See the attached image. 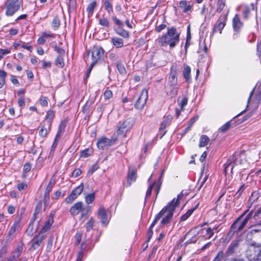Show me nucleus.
<instances>
[{"label":"nucleus","instance_id":"13","mask_svg":"<svg viewBox=\"0 0 261 261\" xmlns=\"http://www.w3.org/2000/svg\"><path fill=\"white\" fill-rule=\"evenodd\" d=\"M23 250V243L22 242H20L17 244V247L12 252L11 255L13 258L17 260L18 258L20 256L21 253Z\"/></svg>","mask_w":261,"mask_h":261},{"label":"nucleus","instance_id":"10","mask_svg":"<svg viewBox=\"0 0 261 261\" xmlns=\"http://www.w3.org/2000/svg\"><path fill=\"white\" fill-rule=\"evenodd\" d=\"M241 240L237 239L231 242L225 251V255L227 256L232 255L239 247Z\"/></svg>","mask_w":261,"mask_h":261},{"label":"nucleus","instance_id":"38","mask_svg":"<svg viewBox=\"0 0 261 261\" xmlns=\"http://www.w3.org/2000/svg\"><path fill=\"white\" fill-rule=\"evenodd\" d=\"M95 199V193L89 194L85 196V201L88 204L92 203Z\"/></svg>","mask_w":261,"mask_h":261},{"label":"nucleus","instance_id":"24","mask_svg":"<svg viewBox=\"0 0 261 261\" xmlns=\"http://www.w3.org/2000/svg\"><path fill=\"white\" fill-rule=\"evenodd\" d=\"M198 205L199 204H197L195 207L189 210L186 213L182 215L180 217V221H184L188 219L193 213V212L197 208Z\"/></svg>","mask_w":261,"mask_h":261},{"label":"nucleus","instance_id":"56","mask_svg":"<svg viewBox=\"0 0 261 261\" xmlns=\"http://www.w3.org/2000/svg\"><path fill=\"white\" fill-rule=\"evenodd\" d=\"M178 88H177V87H173L170 92H169V95L171 96V97H175L176 95L178 93Z\"/></svg>","mask_w":261,"mask_h":261},{"label":"nucleus","instance_id":"2","mask_svg":"<svg viewBox=\"0 0 261 261\" xmlns=\"http://www.w3.org/2000/svg\"><path fill=\"white\" fill-rule=\"evenodd\" d=\"M180 33L177 32L175 27L168 28L167 32L156 40L161 46L169 45L170 48L174 47L179 41Z\"/></svg>","mask_w":261,"mask_h":261},{"label":"nucleus","instance_id":"54","mask_svg":"<svg viewBox=\"0 0 261 261\" xmlns=\"http://www.w3.org/2000/svg\"><path fill=\"white\" fill-rule=\"evenodd\" d=\"M104 97L106 99H110L113 96V93L110 90H107L103 94Z\"/></svg>","mask_w":261,"mask_h":261},{"label":"nucleus","instance_id":"50","mask_svg":"<svg viewBox=\"0 0 261 261\" xmlns=\"http://www.w3.org/2000/svg\"><path fill=\"white\" fill-rule=\"evenodd\" d=\"M224 257V252L223 251H219L213 261H221Z\"/></svg>","mask_w":261,"mask_h":261},{"label":"nucleus","instance_id":"6","mask_svg":"<svg viewBox=\"0 0 261 261\" xmlns=\"http://www.w3.org/2000/svg\"><path fill=\"white\" fill-rule=\"evenodd\" d=\"M83 189L84 184L82 183L71 191L70 194L66 198L65 201L67 203H71L82 193Z\"/></svg>","mask_w":261,"mask_h":261},{"label":"nucleus","instance_id":"22","mask_svg":"<svg viewBox=\"0 0 261 261\" xmlns=\"http://www.w3.org/2000/svg\"><path fill=\"white\" fill-rule=\"evenodd\" d=\"M176 76V71L171 68L170 75L169 76V81L172 86H174L177 84V79Z\"/></svg>","mask_w":261,"mask_h":261},{"label":"nucleus","instance_id":"57","mask_svg":"<svg viewBox=\"0 0 261 261\" xmlns=\"http://www.w3.org/2000/svg\"><path fill=\"white\" fill-rule=\"evenodd\" d=\"M153 186H154V185H152V184H150V185L149 186V187L147 190V191H146L145 199H147L150 196V195L151 194L152 189Z\"/></svg>","mask_w":261,"mask_h":261},{"label":"nucleus","instance_id":"63","mask_svg":"<svg viewBox=\"0 0 261 261\" xmlns=\"http://www.w3.org/2000/svg\"><path fill=\"white\" fill-rule=\"evenodd\" d=\"M81 173H82V171L80 169H79V168L75 169L72 172V176L75 177H77L79 176L81 174Z\"/></svg>","mask_w":261,"mask_h":261},{"label":"nucleus","instance_id":"35","mask_svg":"<svg viewBox=\"0 0 261 261\" xmlns=\"http://www.w3.org/2000/svg\"><path fill=\"white\" fill-rule=\"evenodd\" d=\"M93 153L92 149L91 148H87L83 150L80 152V156L81 158H86L91 155Z\"/></svg>","mask_w":261,"mask_h":261},{"label":"nucleus","instance_id":"32","mask_svg":"<svg viewBox=\"0 0 261 261\" xmlns=\"http://www.w3.org/2000/svg\"><path fill=\"white\" fill-rule=\"evenodd\" d=\"M104 7L105 10L109 14H111L113 12V6L110 0L104 1Z\"/></svg>","mask_w":261,"mask_h":261},{"label":"nucleus","instance_id":"44","mask_svg":"<svg viewBox=\"0 0 261 261\" xmlns=\"http://www.w3.org/2000/svg\"><path fill=\"white\" fill-rule=\"evenodd\" d=\"M151 184L154 185L153 188L154 189L156 197L161 189V182L160 181H158L157 182L154 181L153 184Z\"/></svg>","mask_w":261,"mask_h":261},{"label":"nucleus","instance_id":"29","mask_svg":"<svg viewBox=\"0 0 261 261\" xmlns=\"http://www.w3.org/2000/svg\"><path fill=\"white\" fill-rule=\"evenodd\" d=\"M99 24H100L102 27L107 28L110 27V23L108 18L105 17L104 16H102L99 19Z\"/></svg>","mask_w":261,"mask_h":261},{"label":"nucleus","instance_id":"62","mask_svg":"<svg viewBox=\"0 0 261 261\" xmlns=\"http://www.w3.org/2000/svg\"><path fill=\"white\" fill-rule=\"evenodd\" d=\"M206 235H208L207 238L208 239H211L214 234L213 229H212L211 227H208L206 230Z\"/></svg>","mask_w":261,"mask_h":261},{"label":"nucleus","instance_id":"14","mask_svg":"<svg viewBox=\"0 0 261 261\" xmlns=\"http://www.w3.org/2000/svg\"><path fill=\"white\" fill-rule=\"evenodd\" d=\"M84 208L83 204L82 202H77L74 203L70 209V213L72 216L78 215Z\"/></svg>","mask_w":261,"mask_h":261},{"label":"nucleus","instance_id":"43","mask_svg":"<svg viewBox=\"0 0 261 261\" xmlns=\"http://www.w3.org/2000/svg\"><path fill=\"white\" fill-rule=\"evenodd\" d=\"M231 121H228L223 125L220 128L219 130L222 133H226L231 126Z\"/></svg>","mask_w":261,"mask_h":261},{"label":"nucleus","instance_id":"58","mask_svg":"<svg viewBox=\"0 0 261 261\" xmlns=\"http://www.w3.org/2000/svg\"><path fill=\"white\" fill-rule=\"evenodd\" d=\"M98 169V165L95 164L93 165L91 168L89 169V170L88 171V174H93L96 170H97Z\"/></svg>","mask_w":261,"mask_h":261},{"label":"nucleus","instance_id":"41","mask_svg":"<svg viewBox=\"0 0 261 261\" xmlns=\"http://www.w3.org/2000/svg\"><path fill=\"white\" fill-rule=\"evenodd\" d=\"M117 68L119 72V73L121 74H124L126 73V69L123 65L121 62H117L116 64Z\"/></svg>","mask_w":261,"mask_h":261},{"label":"nucleus","instance_id":"26","mask_svg":"<svg viewBox=\"0 0 261 261\" xmlns=\"http://www.w3.org/2000/svg\"><path fill=\"white\" fill-rule=\"evenodd\" d=\"M111 42L117 48H120L123 46V40L121 38L117 37L112 38Z\"/></svg>","mask_w":261,"mask_h":261},{"label":"nucleus","instance_id":"51","mask_svg":"<svg viewBox=\"0 0 261 261\" xmlns=\"http://www.w3.org/2000/svg\"><path fill=\"white\" fill-rule=\"evenodd\" d=\"M7 248L5 246L3 247L0 250V261H2L4 256L7 253Z\"/></svg>","mask_w":261,"mask_h":261},{"label":"nucleus","instance_id":"40","mask_svg":"<svg viewBox=\"0 0 261 261\" xmlns=\"http://www.w3.org/2000/svg\"><path fill=\"white\" fill-rule=\"evenodd\" d=\"M97 6V3L95 1H93L88 6L87 8V11L89 14H92L93 13L94 9Z\"/></svg>","mask_w":261,"mask_h":261},{"label":"nucleus","instance_id":"53","mask_svg":"<svg viewBox=\"0 0 261 261\" xmlns=\"http://www.w3.org/2000/svg\"><path fill=\"white\" fill-rule=\"evenodd\" d=\"M54 49L59 54V56H65V51L63 48L59 46H55L54 47Z\"/></svg>","mask_w":261,"mask_h":261},{"label":"nucleus","instance_id":"27","mask_svg":"<svg viewBox=\"0 0 261 261\" xmlns=\"http://www.w3.org/2000/svg\"><path fill=\"white\" fill-rule=\"evenodd\" d=\"M172 119V117L171 115L167 116L165 119L161 123V126L160 127V131L163 130L166 126L171 122Z\"/></svg>","mask_w":261,"mask_h":261},{"label":"nucleus","instance_id":"47","mask_svg":"<svg viewBox=\"0 0 261 261\" xmlns=\"http://www.w3.org/2000/svg\"><path fill=\"white\" fill-rule=\"evenodd\" d=\"M90 211V208L89 206L86 207H84L82 209V211H81V218H87L88 216V213Z\"/></svg>","mask_w":261,"mask_h":261},{"label":"nucleus","instance_id":"5","mask_svg":"<svg viewBox=\"0 0 261 261\" xmlns=\"http://www.w3.org/2000/svg\"><path fill=\"white\" fill-rule=\"evenodd\" d=\"M21 1H11L8 2L6 6V15L8 16H12L20 8Z\"/></svg>","mask_w":261,"mask_h":261},{"label":"nucleus","instance_id":"60","mask_svg":"<svg viewBox=\"0 0 261 261\" xmlns=\"http://www.w3.org/2000/svg\"><path fill=\"white\" fill-rule=\"evenodd\" d=\"M188 100V99L187 97H184L179 103L181 110H183L184 107L187 105Z\"/></svg>","mask_w":261,"mask_h":261},{"label":"nucleus","instance_id":"52","mask_svg":"<svg viewBox=\"0 0 261 261\" xmlns=\"http://www.w3.org/2000/svg\"><path fill=\"white\" fill-rule=\"evenodd\" d=\"M11 53L10 49H2L0 48V60L2 59L4 56L9 54Z\"/></svg>","mask_w":261,"mask_h":261},{"label":"nucleus","instance_id":"19","mask_svg":"<svg viewBox=\"0 0 261 261\" xmlns=\"http://www.w3.org/2000/svg\"><path fill=\"white\" fill-rule=\"evenodd\" d=\"M98 216L101 220V222L103 224H107L108 220L107 219V215L104 207H101L98 211Z\"/></svg>","mask_w":261,"mask_h":261},{"label":"nucleus","instance_id":"42","mask_svg":"<svg viewBox=\"0 0 261 261\" xmlns=\"http://www.w3.org/2000/svg\"><path fill=\"white\" fill-rule=\"evenodd\" d=\"M51 25L52 27L54 28L55 30L59 28L60 25V20L58 17L56 16L54 18Z\"/></svg>","mask_w":261,"mask_h":261},{"label":"nucleus","instance_id":"12","mask_svg":"<svg viewBox=\"0 0 261 261\" xmlns=\"http://www.w3.org/2000/svg\"><path fill=\"white\" fill-rule=\"evenodd\" d=\"M20 229V222L19 221H15L13 225L11 226L9 231L8 233V237L12 240L14 238L16 235L17 232Z\"/></svg>","mask_w":261,"mask_h":261},{"label":"nucleus","instance_id":"17","mask_svg":"<svg viewBox=\"0 0 261 261\" xmlns=\"http://www.w3.org/2000/svg\"><path fill=\"white\" fill-rule=\"evenodd\" d=\"M54 223V215L51 214L48 217L44 226L40 231V233H43L48 230Z\"/></svg>","mask_w":261,"mask_h":261},{"label":"nucleus","instance_id":"30","mask_svg":"<svg viewBox=\"0 0 261 261\" xmlns=\"http://www.w3.org/2000/svg\"><path fill=\"white\" fill-rule=\"evenodd\" d=\"M226 0H218L216 12L221 13L225 7Z\"/></svg>","mask_w":261,"mask_h":261},{"label":"nucleus","instance_id":"46","mask_svg":"<svg viewBox=\"0 0 261 261\" xmlns=\"http://www.w3.org/2000/svg\"><path fill=\"white\" fill-rule=\"evenodd\" d=\"M58 134H59V133L57 134L56 137V138L53 142V144L51 147L49 155H53L54 152L55 150V149L57 146V145H58L57 138L58 137Z\"/></svg>","mask_w":261,"mask_h":261},{"label":"nucleus","instance_id":"61","mask_svg":"<svg viewBox=\"0 0 261 261\" xmlns=\"http://www.w3.org/2000/svg\"><path fill=\"white\" fill-rule=\"evenodd\" d=\"M31 169V165L30 163H26L23 166V171L25 173L29 172Z\"/></svg>","mask_w":261,"mask_h":261},{"label":"nucleus","instance_id":"7","mask_svg":"<svg viewBox=\"0 0 261 261\" xmlns=\"http://www.w3.org/2000/svg\"><path fill=\"white\" fill-rule=\"evenodd\" d=\"M116 141V139H108L106 137L100 138L97 142V146L99 149L103 150L113 145Z\"/></svg>","mask_w":261,"mask_h":261},{"label":"nucleus","instance_id":"15","mask_svg":"<svg viewBox=\"0 0 261 261\" xmlns=\"http://www.w3.org/2000/svg\"><path fill=\"white\" fill-rule=\"evenodd\" d=\"M137 177V171L135 169H129L127 173V187H129L133 182L136 180Z\"/></svg>","mask_w":261,"mask_h":261},{"label":"nucleus","instance_id":"39","mask_svg":"<svg viewBox=\"0 0 261 261\" xmlns=\"http://www.w3.org/2000/svg\"><path fill=\"white\" fill-rule=\"evenodd\" d=\"M250 217L251 213H249L242 221H241V223L239 227V230H242L245 227L248 220L250 219Z\"/></svg>","mask_w":261,"mask_h":261},{"label":"nucleus","instance_id":"33","mask_svg":"<svg viewBox=\"0 0 261 261\" xmlns=\"http://www.w3.org/2000/svg\"><path fill=\"white\" fill-rule=\"evenodd\" d=\"M179 7L182 9L183 12L186 13L191 9L190 5H187L186 1H183L179 3Z\"/></svg>","mask_w":261,"mask_h":261},{"label":"nucleus","instance_id":"45","mask_svg":"<svg viewBox=\"0 0 261 261\" xmlns=\"http://www.w3.org/2000/svg\"><path fill=\"white\" fill-rule=\"evenodd\" d=\"M94 223V220L93 218L91 217L86 224L87 231H90L93 228Z\"/></svg>","mask_w":261,"mask_h":261},{"label":"nucleus","instance_id":"36","mask_svg":"<svg viewBox=\"0 0 261 261\" xmlns=\"http://www.w3.org/2000/svg\"><path fill=\"white\" fill-rule=\"evenodd\" d=\"M64 56H58L57 58L55 63L57 67L59 68H62L64 66V62L63 57Z\"/></svg>","mask_w":261,"mask_h":261},{"label":"nucleus","instance_id":"64","mask_svg":"<svg viewBox=\"0 0 261 261\" xmlns=\"http://www.w3.org/2000/svg\"><path fill=\"white\" fill-rule=\"evenodd\" d=\"M83 250H81L77 253V256L76 261H83Z\"/></svg>","mask_w":261,"mask_h":261},{"label":"nucleus","instance_id":"23","mask_svg":"<svg viewBox=\"0 0 261 261\" xmlns=\"http://www.w3.org/2000/svg\"><path fill=\"white\" fill-rule=\"evenodd\" d=\"M55 116V113L53 111H48L47 112V116L46 117L45 119V123L46 124V125L47 126L51 127V121L54 118Z\"/></svg>","mask_w":261,"mask_h":261},{"label":"nucleus","instance_id":"25","mask_svg":"<svg viewBox=\"0 0 261 261\" xmlns=\"http://www.w3.org/2000/svg\"><path fill=\"white\" fill-rule=\"evenodd\" d=\"M210 138L206 135H202L200 138L199 147H203L206 146L210 142Z\"/></svg>","mask_w":261,"mask_h":261},{"label":"nucleus","instance_id":"20","mask_svg":"<svg viewBox=\"0 0 261 261\" xmlns=\"http://www.w3.org/2000/svg\"><path fill=\"white\" fill-rule=\"evenodd\" d=\"M232 25L236 32H239L243 26V23L241 21L238 14H236L233 18Z\"/></svg>","mask_w":261,"mask_h":261},{"label":"nucleus","instance_id":"49","mask_svg":"<svg viewBox=\"0 0 261 261\" xmlns=\"http://www.w3.org/2000/svg\"><path fill=\"white\" fill-rule=\"evenodd\" d=\"M54 240V236H50L48 239L46 249L47 251H50L53 246V243Z\"/></svg>","mask_w":261,"mask_h":261},{"label":"nucleus","instance_id":"9","mask_svg":"<svg viewBox=\"0 0 261 261\" xmlns=\"http://www.w3.org/2000/svg\"><path fill=\"white\" fill-rule=\"evenodd\" d=\"M46 236L39 233L35 235L31 241V248L33 250L38 249L42 244L43 240L45 239Z\"/></svg>","mask_w":261,"mask_h":261},{"label":"nucleus","instance_id":"8","mask_svg":"<svg viewBox=\"0 0 261 261\" xmlns=\"http://www.w3.org/2000/svg\"><path fill=\"white\" fill-rule=\"evenodd\" d=\"M228 13V12H227V13L225 14L221 15L219 17L216 24L214 26L213 28V33H215L218 31H219L220 34L222 33L223 29L226 25V21L227 18Z\"/></svg>","mask_w":261,"mask_h":261},{"label":"nucleus","instance_id":"3","mask_svg":"<svg viewBox=\"0 0 261 261\" xmlns=\"http://www.w3.org/2000/svg\"><path fill=\"white\" fill-rule=\"evenodd\" d=\"M105 51L102 47L100 46L95 45L93 47L91 50L87 52L89 56L91 54V62L92 66H94L96 64L103 59Z\"/></svg>","mask_w":261,"mask_h":261},{"label":"nucleus","instance_id":"37","mask_svg":"<svg viewBox=\"0 0 261 261\" xmlns=\"http://www.w3.org/2000/svg\"><path fill=\"white\" fill-rule=\"evenodd\" d=\"M7 75L6 72L3 70H0V88H2L4 85Z\"/></svg>","mask_w":261,"mask_h":261},{"label":"nucleus","instance_id":"18","mask_svg":"<svg viewBox=\"0 0 261 261\" xmlns=\"http://www.w3.org/2000/svg\"><path fill=\"white\" fill-rule=\"evenodd\" d=\"M130 128V125L129 123L127 121H125L119 127L117 130V133L119 135L125 136V134Z\"/></svg>","mask_w":261,"mask_h":261},{"label":"nucleus","instance_id":"11","mask_svg":"<svg viewBox=\"0 0 261 261\" xmlns=\"http://www.w3.org/2000/svg\"><path fill=\"white\" fill-rule=\"evenodd\" d=\"M236 165H237V158L234 154H233L229 157L226 163L224 165L225 173H227V170L229 168H230L231 173H232V170Z\"/></svg>","mask_w":261,"mask_h":261},{"label":"nucleus","instance_id":"16","mask_svg":"<svg viewBox=\"0 0 261 261\" xmlns=\"http://www.w3.org/2000/svg\"><path fill=\"white\" fill-rule=\"evenodd\" d=\"M243 7V15L245 19H248L249 14L251 11H256V5L252 3L249 6H244Z\"/></svg>","mask_w":261,"mask_h":261},{"label":"nucleus","instance_id":"31","mask_svg":"<svg viewBox=\"0 0 261 261\" xmlns=\"http://www.w3.org/2000/svg\"><path fill=\"white\" fill-rule=\"evenodd\" d=\"M245 214V213L241 215V216L238 218L236 221L233 223L231 226V228L233 229L234 231H239L241 230H239V225L241 223V218Z\"/></svg>","mask_w":261,"mask_h":261},{"label":"nucleus","instance_id":"55","mask_svg":"<svg viewBox=\"0 0 261 261\" xmlns=\"http://www.w3.org/2000/svg\"><path fill=\"white\" fill-rule=\"evenodd\" d=\"M47 97H41L40 99H39V102H40V104L42 106V107H46L47 106V105H48V102H47Z\"/></svg>","mask_w":261,"mask_h":261},{"label":"nucleus","instance_id":"28","mask_svg":"<svg viewBox=\"0 0 261 261\" xmlns=\"http://www.w3.org/2000/svg\"><path fill=\"white\" fill-rule=\"evenodd\" d=\"M191 68L190 67L187 65L183 71V75L184 78L186 79L187 82H190L191 81Z\"/></svg>","mask_w":261,"mask_h":261},{"label":"nucleus","instance_id":"34","mask_svg":"<svg viewBox=\"0 0 261 261\" xmlns=\"http://www.w3.org/2000/svg\"><path fill=\"white\" fill-rule=\"evenodd\" d=\"M42 201H39L36 206L35 212L33 215V220H35L36 219V216L40 213V212L42 209Z\"/></svg>","mask_w":261,"mask_h":261},{"label":"nucleus","instance_id":"1","mask_svg":"<svg viewBox=\"0 0 261 261\" xmlns=\"http://www.w3.org/2000/svg\"><path fill=\"white\" fill-rule=\"evenodd\" d=\"M184 196L182 193L178 194L177 198H174L165 207H164L159 213H158L151 224V227H153L156 222L161 218L163 217L161 221V224L165 225L170 223L173 215L175 210V208L178 205L180 199Z\"/></svg>","mask_w":261,"mask_h":261},{"label":"nucleus","instance_id":"4","mask_svg":"<svg viewBox=\"0 0 261 261\" xmlns=\"http://www.w3.org/2000/svg\"><path fill=\"white\" fill-rule=\"evenodd\" d=\"M136 95L133 98V100H135V107L138 110L142 109L146 105L148 98V91L145 89L142 90L141 93H135Z\"/></svg>","mask_w":261,"mask_h":261},{"label":"nucleus","instance_id":"21","mask_svg":"<svg viewBox=\"0 0 261 261\" xmlns=\"http://www.w3.org/2000/svg\"><path fill=\"white\" fill-rule=\"evenodd\" d=\"M40 129L39 132V136L42 138H46L48 133L50 130L51 127H48L46 125L45 122L40 126Z\"/></svg>","mask_w":261,"mask_h":261},{"label":"nucleus","instance_id":"48","mask_svg":"<svg viewBox=\"0 0 261 261\" xmlns=\"http://www.w3.org/2000/svg\"><path fill=\"white\" fill-rule=\"evenodd\" d=\"M117 33L124 38H127L129 37L128 32L123 29L118 30L117 31Z\"/></svg>","mask_w":261,"mask_h":261},{"label":"nucleus","instance_id":"59","mask_svg":"<svg viewBox=\"0 0 261 261\" xmlns=\"http://www.w3.org/2000/svg\"><path fill=\"white\" fill-rule=\"evenodd\" d=\"M112 20L114 21V22L119 27H121L123 26V22L118 19L116 16H112Z\"/></svg>","mask_w":261,"mask_h":261}]
</instances>
